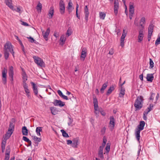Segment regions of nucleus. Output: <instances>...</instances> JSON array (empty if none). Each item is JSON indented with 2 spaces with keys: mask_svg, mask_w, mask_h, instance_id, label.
Listing matches in <instances>:
<instances>
[{
  "mask_svg": "<svg viewBox=\"0 0 160 160\" xmlns=\"http://www.w3.org/2000/svg\"><path fill=\"white\" fill-rule=\"evenodd\" d=\"M9 52H11L13 57H14L13 46L10 42L8 41L5 44L4 47V54L5 58L6 60L9 57Z\"/></svg>",
  "mask_w": 160,
  "mask_h": 160,
  "instance_id": "1",
  "label": "nucleus"
},
{
  "mask_svg": "<svg viewBox=\"0 0 160 160\" xmlns=\"http://www.w3.org/2000/svg\"><path fill=\"white\" fill-rule=\"evenodd\" d=\"M143 101V96H140L137 97L134 104L136 111L140 110L142 107Z\"/></svg>",
  "mask_w": 160,
  "mask_h": 160,
  "instance_id": "2",
  "label": "nucleus"
},
{
  "mask_svg": "<svg viewBox=\"0 0 160 160\" xmlns=\"http://www.w3.org/2000/svg\"><path fill=\"white\" fill-rule=\"evenodd\" d=\"M153 107V105L152 103L150 104L148 107L143 112V118L144 120H147V115L152 110Z\"/></svg>",
  "mask_w": 160,
  "mask_h": 160,
  "instance_id": "3",
  "label": "nucleus"
},
{
  "mask_svg": "<svg viewBox=\"0 0 160 160\" xmlns=\"http://www.w3.org/2000/svg\"><path fill=\"white\" fill-rule=\"evenodd\" d=\"M35 62L38 65L42 67L44 64V62L40 58L36 56H34L33 57Z\"/></svg>",
  "mask_w": 160,
  "mask_h": 160,
  "instance_id": "4",
  "label": "nucleus"
},
{
  "mask_svg": "<svg viewBox=\"0 0 160 160\" xmlns=\"http://www.w3.org/2000/svg\"><path fill=\"white\" fill-rule=\"evenodd\" d=\"M7 69L4 68L2 71V80L4 84H6L7 83Z\"/></svg>",
  "mask_w": 160,
  "mask_h": 160,
  "instance_id": "5",
  "label": "nucleus"
},
{
  "mask_svg": "<svg viewBox=\"0 0 160 160\" xmlns=\"http://www.w3.org/2000/svg\"><path fill=\"white\" fill-rule=\"evenodd\" d=\"M119 8V1L118 0H114V12L115 15L117 16L118 14Z\"/></svg>",
  "mask_w": 160,
  "mask_h": 160,
  "instance_id": "6",
  "label": "nucleus"
},
{
  "mask_svg": "<svg viewBox=\"0 0 160 160\" xmlns=\"http://www.w3.org/2000/svg\"><path fill=\"white\" fill-rule=\"evenodd\" d=\"M59 6L60 13L61 14H63L65 13V7L64 3L62 0H60Z\"/></svg>",
  "mask_w": 160,
  "mask_h": 160,
  "instance_id": "7",
  "label": "nucleus"
},
{
  "mask_svg": "<svg viewBox=\"0 0 160 160\" xmlns=\"http://www.w3.org/2000/svg\"><path fill=\"white\" fill-rule=\"evenodd\" d=\"M8 75L10 78V81L12 82L13 81L14 71L13 68L12 66L9 67L8 70Z\"/></svg>",
  "mask_w": 160,
  "mask_h": 160,
  "instance_id": "8",
  "label": "nucleus"
},
{
  "mask_svg": "<svg viewBox=\"0 0 160 160\" xmlns=\"http://www.w3.org/2000/svg\"><path fill=\"white\" fill-rule=\"evenodd\" d=\"M109 124H110L109 126L110 129L112 131L115 125V120L113 116H110V117Z\"/></svg>",
  "mask_w": 160,
  "mask_h": 160,
  "instance_id": "9",
  "label": "nucleus"
},
{
  "mask_svg": "<svg viewBox=\"0 0 160 160\" xmlns=\"http://www.w3.org/2000/svg\"><path fill=\"white\" fill-rule=\"evenodd\" d=\"M53 103L55 106H59L61 107L64 106L65 105L64 102H62L60 100L57 99L54 100Z\"/></svg>",
  "mask_w": 160,
  "mask_h": 160,
  "instance_id": "10",
  "label": "nucleus"
},
{
  "mask_svg": "<svg viewBox=\"0 0 160 160\" xmlns=\"http://www.w3.org/2000/svg\"><path fill=\"white\" fill-rule=\"evenodd\" d=\"M42 35L44 38L45 39L46 41H47L48 39V36L49 35L50 32V28H48L45 32L44 30H42Z\"/></svg>",
  "mask_w": 160,
  "mask_h": 160,
  "instance_id": "11",
  "label": "nucleus"
},
{
  "mask_svg": "<svg viewBox=\"0 0 160 160\" xmlns=\"http://www.w3.org/2000/svg\"><path fill=\"white\" fill-rule=\"evenodd\" d=\"M15 121V119L14 118H12L11 120V121L10 122L9 128L8 129L9 132V131H13L14 128V122Z\"/></svg>",
  "mask_w": 160,
  "mask_h": 160,
  "instance_id": "12",
  "label": "nucleus"
},
{
  "mask_svg": "<svg viewBox=\"0 0 160 160\" xmlns=\"http://www.w3.org/2000/svg\"><path fill=\"white\" fill-rule=\"evenodd\" d=\"M12 0H5V2L11 9L13 10H15L13 6L12 5Z\"/></svg>",
  "mask_w": 160,
  "mask_h": 160,
  "instance_id": "13",
  "label": "nucleus"
},
{
  "mask_svg": "<svg viewBox=\"0 0 160 160\" xmlns=\"http://www.w3.org/2000/svg\"><path fill=\"white\" fill-rule=\"evenodd\" d=\"M143 29H141L139 31V34L138 37V42H141L142 40L143 37Z\"/></svg>",
  "mask_w": 160,
  "mask_h": 160,
  "instance_id": "14",
  "label": "nucleus"
},
{
  "mask_svg": "<svg viewBox=\"0 0 160 160\" xmlns=\"http://www.w3.org/2000/svg\"><path fill=\"white\" fill-rule=\"evenodd\" d=\"M84 13L85 15V19L86 21V22H87L88 20V17L89 15L88 9L87 6H86L84 8Z\"/></svg>",
  "mask_w": 160,
  "mask_h": 160,
  "instance_id": "15",
  "label": "nucleus"
},
{
  "mask_svg": "<svg viewBox=\"0 0 160 160\" xmlns=\"http://www.w3.org/2000/svg\"><path fill=\"white\" fill-rule=\"evenodd\" d=\"M67 144H71L72 147H76L78 144V141H67Z\"/></svg>",
  "mask_w": 160,
  "mask_h": 160,
  "instance_id": "16",
  "label": "nucleus"
},
{
  "mask_svg": "<svg viewBox=\"0 0 160 160\" xmlns=\"http://www.w3.org/2000/svg\"><path fill=\"white\" fill-rule=\"evenodd\" d=\"M87 55V49L86 48H83L82 49V51L81 56V58H83V61L84 60Z\"/></svg>",
  "mask_w": 160,
  "mask_h": 160,
  "instance_id": "17",
  "label": "nucleus"
},
{
  "mask_svg": "<svg viewBox=\"0 0 160 160\" xmlns=\"http://www.w3.org/2000/svg\"><path fill=\"white\" fill-rule=\"evenodd\" d=\"M31 83L32 85V89L34 94L36 96L38 93V87L33 82H31Z\"/></svg>",
  "mask_w": 160,
  "mask_h": 160,
  "instance_id": "18",
  "label": "nucleus"
},
{
  "mask_svg": "<svg viewBox=\"0 0 160 160\" xmlns=\"http://www.w3.org/2000/svg\"><path fill=\"white\" fill-rule=\"evenodd\" d=\"M145 124V122L143 121H141L140 122L138 126V128H136V129L141 131L143 129L144 127Z\"/></svg>",
  "mask_w": 160,
  "mask_h": 160,
  "instance_id": "19",
  "label": "nucleus"
},
{
  "mask_svg": "<svg viewBox=\"0 0 160 160\" xmlns=\"http://www.w3.org/2000/svg\"><path fill=\"white\" fill-rule=\"evenodd\" d=\"M153 74L154 73L148 74L146 77L147 81L152 82L154 78Z\"/></svg>",
  "mask_w": 160,
  "mask_h": 160,
  "instance_id": "20",
  "label": "nucleus"
},
{
  "mask_svg": "<svg viewBox=\"0 0 160 160\" xmlns=\"http://www.w3.org/2000/svg\"><path fill=\"white\" fill-rule=\"evenodd\" d=\"M72 3L71 2V0H70L69 2L68 3V10L69 13H71L72 10L74 9V8H72Z\"/></svg>",
  "mask_w": 160,
  "mask_h": 160,
  "instance_id": "21",
  "label": "nucleus"
},
{
  "mask_svg": "<svg viewBox=\"0 0 160 160\" xmlns=\"http://www.w3.org/2000/svg\"><path fill=\"white\" fill-rule=\"evenodd\" d=\"M54 12V8L53 6H52L50 7L49 10L48 16L49 18H52V16L53 15Z\"/></svg>",
  "mask_w": 160,
  "mask_h": 160,
  "instance_id": "22",
  "label": "nucleus"
},
{
  "mask_svg": "<svg viewBox=\"0 0 160 160\" xmlns=\"http://www.w3.org/2000/svg\"><path fill=\"white\" fill-rule=\"evenodd\" d=\"M13 133L12 131H9V130L5 134L4 137V140H7L9 139V137L11 136V135Z\"/></svg>",
  "mask_w": 160,
  "mask_h": 160,
  "instance_id": "23",
  "label": "nucleus"
},
{
  "mask_svg": "<svg viewBox=\"0 0 160 160\" xmlns=\"http://www.w3.org/2000/svg\"><path fill=\"white\" fill-rule=\"evenodd\" d=\"M50 109L52 114L55 115L57 114L58 111L56 108L51 107L50 108Z\"/></svg>",
  "mask_w": 160,
  "mask_h": 160,
  "instance_id": "24",
  "label": "nucleus"
},
{
  "mask_svg": "<svg viewBox=\"0 0 160 160\" xmlns=\"http://www.w3.org/2000/svg\"><path fill=\"white\" fill-rule=\"evenodd\" d=\"M22 132L23 135L26 136L28 134V130L25 126L23 127L22 128Z\"/></svg>",
  "mask_w": 160,
  "mask_h": 160,
  "instance_id": "25",
  "label": "nucleus"
},
{
  "mask_svg": "<svg viewBox=\"0 0 160 160\" xmlns=\"http://www.w3.org/2000/svg\"><path fill=\"white\" fill-rule=\"evenodd\" d=\"M134 4L133 3L130 2L129 4V12L134 13Z\"/></svg>",
  "mask_w": 160,
  "mask_h": 160,
  "instance_id": "26",
  "label": "nucleus"
},
{
  "mask_svg": "<svg viewBox=\"0 0 160 160\" xmlns=\"http://www.w3.org/2000/svg\"><path fill=\"white\" fill-rule=\"evenodd\" d=\"M154 25L152 24H150L148 28V33L152 34L153 31Z\"/></svg>",
  "mask_w": 160,
  "mask_h": 160,
  "instance_id": "27",
  "label": "nucleus"
},
{
  "mask_svg": "<svg viewBox=\"0 0 160 160\" xmlns=\"http://www.w3.org/2000/svg\"><path fill=\"white\" fill-rule=\"evenodd\" d=\"M93 104L94 106V109L96 110V108H98V102L97 98H93Z\"/></svg>",
  "mask_w": 160,
  "mask_h": 160,
  "instance_id": "28",
  "label": "nucleus"
},
{
  "mask_svg": "<svg viewBox=\"0 0 160 160\" xmlns=\"http://www.w3.org/2000/svg\"><path fill=\"white\" fill-rule=\"evenodd\" d=\"M108 82H107L106 83L103 84L102 88L100 89L101 92L102 93L104 92V90L106 89L108 86Z\"/></svg>",
  "mask_w": 160,
  "mask_h": 160,
  "instance_id": "29",
  "label": "nucleus"
},
{
  "mask_svg": "<svg viewBox=\"0 0 160 160\" xmlns=\"http://www.w3.org/2000/svg\"><path fill=\"white\" fill-rule=\"evenodd\" d=\"M6 143V141H2L1 143V148L2 152H4Z\"/></svg>",
  "mask_w": 160,
  "mask_h": 160,
  "instance_id": "30",
  "label": "nucleus"
},
{
  "mask_svg": "<svg viewBox=\"0 0 160 160\" xmlns=\"http://www.w3.org/2000/svg\"><path fill=\"white\" fill-rule=\"evenodd\" d=\"M114 89L115 88L113 86H112L110 87L109 88V89L108 90L106 94L107 95H108L111 94L112 92L114 90Z\"/></svg>",
  "mask_w": 160,
  "mask_h": 160,
  "instance_id": "31",
  "label": "nucleus"
},
{
  "mask_svg": "<svg viewBox=\"0 0 160 160\" xmlns=\"http://www.w3.org/2000/svg\"><path fill=\"white\" fill-rule=\"evenodd\" d=\"M42 8V4L41 3H40V2H39L38 3V5L36 7V9H37V11H38V12L39 11L40 12H41Z\"/></svg>",
  "mask_w": 160,
  "mask_h": 160,
  "instance_id": "32",
  "label": "nucleus"
},
{
  "mask_svg": "<svg viewBox=\"0 0 160 160\" xmlns=\"http://www.w3.org/2000/svg\"><path fill=\"white\" fill-rule=\"evenodd\" d=\"M68 126H72V122H73V119L71 118V117H68Z\"/></svg>",
  "mask_w": 160,
  "mask_h": 160,
  "instance_id": "33",
  "label": "nucleus"
},
{
  "mask_svg": "<svg viewBox=\"0 0 160 160\" xmlns=\"http://www.w3.org/2000/svg\"><path fill=\"white\" fill-rule=\"evenodd\" d=\"M42 127H40L36 128V132L38 135H40V132H41L42 131Z\"/></svg>",
  "mask_w": 160,
  "mask_h": 160,
  "instance_id": "34",
  "label": "nucleus"
},
{
  "mask_svg": "<svg viewBox=\"0 0 160 160\" xmlns=\"http://www.w3.org/2000/svg\"><path fill=\"white\" fill-rule=\"evenodd\" d=\"M136 136L137 140H139L140 138V131L136 129Z\"/></svg>",
  "mask_w": 160,
  "mask_h": 160,
  "instance_id": "35",
  "label": "nucleus"
},
{
  "mask_svg": "<svg viewBox=\"0 0 160 160\" xmlns=\"http://www.w3.org/2000/svg\"><path fill=\"white\" fill-rule=\"evenodd\" d=\"M61 132H62L63 137H69L68 134L64 130L61 129Z\"/></svg>",
  "mask_w": 160,
  "mask_h": 160,
  "instance_id": "36",
  "label": "nucleus"
},
{
  "mask_svg": "<svg viewBox=\"0 0 160 160\" xmlns=\"http://www.w3.org/2000/svg\"><path fill=\"white\" fill-rule=\"evenodd\" d=\"M110 143L108 142L107 143L106 147L105 148V149L106 150L107 152L108 153L110 151Z\"/></svg>",
  "mask_w": 160,
  "mask_h": 160,
  "instance_id": "37",
  "label": "nucleus"
},
{
  "mask_svg": "<svg viewBox=\"0 0 160 160\" xmlns=\"http://www.w3.org/2000/svg\"><path fill=\"white\" fill-rule=\"evenodd\" d=\"M149 64H150V67L149 68L150 69L152 68L154 66V64L153 61L152 60L151 58L149 59Z\"/></svg>",
  "mask_w": 160,
  "mask_h": 160,
  "instance_id": "38",
  "label": "nucleus"
},
{
  "mask_svg": "<svg viewBox=\"0 0 160 160\" xmlns=\"http://www.w3.org/2000/svg\"><path fill=\"white\" fill-rule=\"evenodd\" d=\"M99 15L101 19H104L105 17L106 14L104 13L101 12L99 13Z\"/></svg>",
  "mask_w": 160,
  "mask_h": 160,
  "instance_id": "39",
  "label": "nucleus"
},
{
  "mask_svg": "<svg viewBox=\"0 0 160 160\" xmlns=\"http://www.w3.org/2000/svg\"><path fill=\"white\" fill-rule=\"evenodd\" d=\"M23 81H26L27 80L28 77L26 73L22 74Z\"/></svg>",
  "mask_w": 160,
  "mask_h": 160,
  "instance_id": "40",
  "label": "nucleus"
},
{
  "mask_svg": "<svg viewBox=\"0 0 160 160\" xmlns=\"http://www.w3.org/2000/svg\"><path fill=\"white\" fill-rule=\"evenodd\" d=\"M66 40V38L64 37V35H62L60 38V40L62 43V44H64Z\"/></svg>",
  "mask_w": 160,
  "mask_h": 160,
  "instance_id": "41",
  "label": "nucleus"
},
{
  "mask_svg": "<svg viewBox=\"0 0 160 160\" xmlns=\"http://www.w3.org/2000/svg\"><path fill=\"white\" fill-rule=\"evenodd\" d=\"M103 151H99L98 152V156L101 158V159H103L104 158L103 155Z\"/></svg>",
  "mask_w": 160,
  "mask_h": 160,
  "instance_id": "42",
  "label": "nucleus"
},
{
  "mask_svg": "<svg viewBox=\"0 0 160 160\" xmlns=\"http://www.w3.org/2000/svg\"><path fill=\"white\" fill-rule=\"evenodd\" d=\"M155 95V93H154L152 92L151 93V95L149 98V100L151 101H152L151 102H153V100L154 97V96Z\"/></svg>",
  "mask_w": 160,
  "mask_h": 160,
  "instance_id": "43",
  "label": "nucleus"
},
{
  "mask_svg": "<svg viewBox=\"0 0 160 160\" xmlns=\"http://www.w3.org/2000/svg\"><path fill=\"white\" fill-rule=\"evenodd\" d=\"M106 128L105 127H103V128H102L101 130V133L102 135H104L106 132Z\"/></svg>",
  "mask_w": 160,
  "mask_h": 160,
  "instance_id": "44",
  "label": "nucleus"
},
{
  "mask_svg": "<svg viewBox=\"0 0 160 160\" xmlns=\"http://www.w3.org/2000/svg\"><path fill=\"white\" fill-rule=\"evenodd\" d=\"M6 153L5 154H9L10 153V147L9 146H8L6 149Z\"/></svg>",
  "mask_w": 160,
  "mask_h": 160,
  "instance_id": "45",
  "label": "nucleus"
},
{
  "mask_svg": "<svg viewBox=\"0 0 160 160\" xmlns=\"http://www.w3.org/2000/svg\"><path fill=\"white\" fill-rule=\"evenodd\" d=\"M146 19L144 17H142L140 20V23H142L144 24L145 22Z\"/></svg>",
  "mask_w": 160,
  "mask_h": 160,
  "instance_id": "46",
  "label": "nucleus"
},
{
  "mask_svg": "<svg viewBox=\"0 0 160 160\" xmlns=\"http://www.w3.org/2000/svg\"><path fill=\"white\" fill-rule=\"evenodd\" d=\"M125 92L124 91H122V88H121L120 92L119 94L120 97H123V96L124 95Z\"/></svg>",
  "mask_w": 160,
  "mask_h": 160,
  "instance_id": "47",
  "label": "nucleus"
},
{
  "mask_svg": "<svg viewBox=\"0 0 160 160\" xmlns=\"http://www.w3.org/2000/svg\"><path fill=\"white\" fill-rule=\"evenodd\" d=\"M127 35V33L125 32V30H123V33L122 36H121V38L125 39V38Z\"/></svg>",
  "mask_w": 160,
  "mask_h": 160,
  "instance_id": "48",
  "label": "nucleus"
},
{
  "mask_svg": "<svg viewBox=\"0 0 160 160\" xmlns=\"http://www.w3.org/2000/svg\"><path fill=\"white\" fill-rule=\"evenodd\" d=\"M23 87L24 88H28V86L26 83V81H22Z\"/></svg>",
  "mask_w": 160,
  "mask_h": 160,
  "instance_id": "49",
  "label": "nucleus"
},
{
  "mask_svg": "<svg viewBox=\"0 0 160 160\" xmlns=\"http://www.w3.org/2000/svg\"><path fill=\"white\" fill-rule=\"evenodd\" d=\"M27 38L28 39H30L29 41L31 42L32 43L33 42H34L35 43H36V42H36V41L35 40H34L33 38H32L31 37H27Z\"/></svg>",
  "mask_w": 160,
  "mask_h": 160,
  "instance_id": "50",
  "label": "nucleus"
},
{
  "mask_svg": "<svg viewBox=\"0 0 160 160\" xmlns=\"http://www.w3.org/2000/svg\"><path fill=\"white\" fill-rule=\"evenodd\" d=\"M125 39L121 38L120 44L121 46L122 47L124 46V41Z\"/></svg>",
  "mask_w": 160,
  "mask_h": 160,
  "instance_id": "51",
  "label": "nucleus"
},
{
  "mask_svg": "<svg viewBox=\"0 0 160 160\" xmlns=\"http://www.w3.org/2000/svg\"><path fill=\"white\" fill-rule=\"evenodd\" d=\"M160 43V38H158L155 42V45L157 46L158 44Z\"/></svg>",
  "mask_w": 160,
  "mask_h": 160,
  "instance_id": "52",
  "label": "nucleus"
},
{
  "mask_svg": "<svg viewBox=\"0 0 160 160\" xmlns=\"http://www.w3.org/2000/svg\"><path fill=\"white\" fill-rule=\"evenodd\" d=\"M71 34L72 32L71 30L68 29L67 31L66 34L68 35V36H69Z\"/></svg>",
  "mask_w": 160,
  "mask_h": 160,
  "instance_id": "53",
  "label": "nucleus"
},
{
  "mask_svg": "<svg viewBox=\"0 0 160 160\" xmlns=\"http://www.w3.org/2000/svg\"><path fill=\"white\" fill-rule=\"evenodd\" d=\"M32 139H33L34 140H41L42 139L41 138H38L35 136H32Z\"/></svg>",
  "mask_w": 160,
  "mask_h": 160,
  "instance_id": "54",
  "label": "nucleus"
},
{
  "mask_svg": "<svg viewBox=\"0 0 160 160\" xmlns=\"http://www.w3.org/2000/svg\"><path fill=\"white\" fill-rule=\"evenodd\" d=\"M107 141H103V143L102 144V145L100 146L101 147L104 148L107 143Z\"/></svg>",
  "mask_w": 160,
  "mask_h": 160,
  "instance_id": "55",
  "label": "nucleus"
},
{
  "mask_svg": "<svg viewBox=\"0 0 160 160\" xmlns=\"http://www.w3.org/2000/svg\"><path fill=\"white\" fill-rule=\"evenodd\" d=\"M58 93L59 95L61 97L63 95L62 92L60 90H59L58 91Z\"/></svg>",
  "mask_w": 160,
  "mask_h": 160,
  "instance_id": "56",
  "label": "nucleus"
},
{
  "mask_svg": "<svg viewBox=\"0 0 160 160\" xmlns=\"http://www.w3.org/2000/svg\"><path fill=\"white\" fill-rule=\"evenodd\" d=\"M9 154H5V160H8L9 158Z\"/></svg>",
  "mask_w": 160,
  "mask_h": 160,
  "instance_id": "57",
  "label": "nucleus"
},
{
  "mask_svg": "<svg viewBox=\"0 0 160 160\" xmlns=\"http://www.w3.org/2000/svg\"><path fill=\"white\" fill-rule=\"evenodd\" d=\"M152 35V34L148 33V41H149L151 38V37Z\"/></svg>",
  "mask_w": 160,
  "mask_h": 160,
  "instance_id": "58",
  "label": "nucleus"
},
{
  "mask_svg": "<svg viewBox=\"0 0 160 160\" xmlns=\"http://www.w3.org/2000/svg\"><path fill=\"white\" fill-rule=\"evenodd\" d=\"M100 112L101 113L102 115L103 116L106 115V113L103 110L100 111Z\"/></svg>",
  "mask_w": 160,
  "mask_h": 160,
  "instance_id": "59",
  "label": "nucleus"
},
{
  "mask_svg": "<svg viewBox=\"0 0 160 160\" xmlns=\"http://www.w3.org/2000/svg\"><path fill=\"white\" fill-rule=\"evenodd\" d=\"M133 14V13L129 12V18L131 20L132 18Z\"/></svg>",
  "mask_w": 160,
  "mask_h": 160,
  "instance_id": "60",
  "label": "nucleus"
},
{
  "mask_svg": "<svg viewBox=\"0 0 160 160\" xmlns=\"http://www.w3.org/2000/svg\"><path fill=\"white\" fill-rule=\"evenodd\" d=\"M114 53V52L113 51V49H111L109 51L108 54L110 55H112Z\"/></svg>",
  "mask_w": 160,
  "mask_h": 160,
  "instance_id": "61",
  "label": "nucleus"
},
{
  "mask_svg": "<svg viewBox=\"0 0 160 160\" xmlns=\"http://www.w3.org/2000/svg\"><path fill=\"white\" fill-rule=\"evenodd\" d=\"M62 98L63 99H65L66 100H68V97L67 96H65L64 95L62 96Z\"/></svg>",
  "mask_w": 160,
  "mask_h": 160,
  "instance_id": "62",
  "label": "nucleus"
},
{
  "mask_svg": "<svg viewBox=\"0 0 160 160\" xmlns=\"http://www.w3.org/2000/svg\"><path fill=\"white\" fill-rule=\"evenodd\" d=\"M22 24L26 26H29V25L28 23L24 22H22Z\"/></svg>",
  "mask_w": 160,
  "mask_h": 160,
  "instance_id": "63",
  "label": "nucleus"
},
{
  "mask_svg": "<svg viewBox=\"0 0 160 160\" xmlns=\"http://www.w3.org/2000/svg\"><path fill=\"white\" fill-rule=\"evenodd\" d=\"M140 79L142 81L143 80V74L140 75L139 76Z\"/></svg>",
  "mask_w": 160,
  "mask_h": 160,
  "instance_id": "64",
  "label": "nucleus"
}]
</instances>
